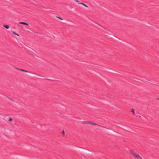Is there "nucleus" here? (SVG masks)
<instances>
[{"label":"nucleus","instance_id":"obj_1","mask_svg":"<svg viewBox=\"0 0 159 159\" xmlns=\"http://www.w3.org/2000/svg\"><path fill=\"white\" fill-rule=\"evenodd\" d=\"M130 153L134 156L135 158H137V159H143L141 157H140L138 154L135 153L132 150L130 151Z\"/></svg>","mask_w":159,"mask_h":159},{"label":"nucleus","instance_id":"obj_2","mask_svg":"<svg viewBox=\"0 0 159 159\" xmlns=\"http://www.w3.org/2000/svg\"><path fill=\"white\" fill-rule=\"evenodd\" d=\"M90 123V121H85L82 122V123L83 124H89Z\"/></svg>","mask_w":159,"mask_h":159},{"label":"nucleus","instance_id":"obj_3","mask_svg":"<svg viewBox=\"0 0 159 159\" xmlns=\"http://www.w3.org/2000/svg\"><path fill=\"white\" fill-rule=\"evenodd\" d=\"M90 125H98V126H101V127H102L103 128H105L104 127H103V126H101L100 125H98V124H96V123H94L93 122H92L91 121H90Z\"/></svg>","mask_w":159,"mask_h":159},{"label":"nucleus","instance_id":"obj_4","mask_svg":"<svg viewBox=\"0 0 159 159\" xmlns=\"http://www.w3.org/2000/svg\"><path fill=\"white\" fill-rule=\"evenodd\" d=\"M19 23L20 24H23V25H29V24L26 22H19Z\"/></svg>","mask_w":159,"mask_h":159},{"label":"nucleus","instance_id":"obj_5","mask_svg":"<svg viewBox=\"0 0 159 159\" xmlns=\"http://www.w3.org/2000/svg\"><path fill=\"white\" fill-rule=\"evenodd\" d=\"M3 26L7 29L9 28V26L8 25H3Z\"/></svg>","mask_w":159,"mask_h":159},{"label":"nucleus","instance_id":"obj_6","mask_svg":"<svg viewBox=\"0 0 159 159\" xmlns=\"http://www.w3.org/2000/svg\"><path fill=\"white\" fill-rule=\"evenodd\" d=\"M20 70L21 71H23V72H27V73L29 72L28 71H27V70H24V69H21V70Z\"/></svg>","mask_w":159,"mask_h":159},{"label":"nucleus","instance_id":"obj_7","mask_svg":"<svg viewBox=\"0 0 159 159\" xmlns=\"http://www.w3.org/2000/svg\"><path fill=\"white\" fill-rule=\"evenodd\" d=\"M79 4H81L82 5H84V6H85L86 7H88V6L87 5H85V4H84V3H79Z\"/></svg>","mask_w":159,"mask_h":159},{"label":"nucleus","instance_id":"obj_8","mask_svg":"<svg viewBox=\"0 0 159 159\" xmlns=\"http://www.w3.org/2000/svg\"><path fill=\"white\" fill-rule=\"evenodd\" d=\"M12 33H13L14 34L16 35H17V36H19V34H17V33H16V32H15V31H13V32H12Z\"/></svg>","mask_w":159,"mask_h":159},{"label":"nucleus","instance_id":"obj_9","mask_svg":"<svg viewBox=\"0 0 159 159\" xmlns=\"http://www.w3.org/2000/svg\"><path fill=\"white\" fill-rule=\"evenodd\" d=\"M134 114H135V113H134V109H131V111Z\"/></svg>","mask_w":159,"mask_h":159},{"label":"nucleus","instance_id":"obj_10","mask_svg":"<svg viewBox=\"0 0 159 159\" xmlns=\"http://www.w3.org/2000/svg\"><path fill=\"white\" fill-rule=\"evenodd\" d=\"M13 120L12 118H9V119L8 120L9 121H12Z\"/></svg>","mask_w":159,"mask_h":159},{"label":"nucleus","instance_id":"obj_11","mask_svg":"<svg viewBox=\"0 0 159 159\" xmlns=\"http://www.w3.org/2000/svg\"><path fill=\"white\" fill-rule=\"evenodd\" d=\"M56 17L58 18H59V19H60V20H63V19L61 18V17H59V16H57Z\"/></svg>","mask_w":159,"mask_h":159},{"label":"nucleus","instance_id":"obj_12","mask_svg":"<svg viewBox=\"0 0 159 159\" xmlns=\"http://www.w3.org/2000/svg\"><path fill=\"white\" fill-rule=\"evenodd\" d=\"M62 133L63 134V135L65 134V132L64 130H63L62 132Z\"/></svg>","mask_w":159,"mask_h":159},{"label":"nucleus","instance_id":"obj_13","mask_svg":"<svg viewBox=\"0 0 159 159\" xmlns=\"http://www.w3.org/2000/svg\"><path fill=\"white\" fill-rule=\"evenodd\" d=\"M15 69H17V70H21V69H20V68H16V67L15 68Z\"/></svg>","mask_w":159,"mask_h":159},{"label":"nucleus","instance_id":"obj_14","mask_svg":"<svg viewBox=\"0 0 159 159\" xmlns=\"http://www.w3.org/2000/svg\"><path fill=\"white\" fill-rule=\"evenodd\" d=\"M9 98L11 100V101H14V100L13 99H11V98Z\"/></svg>","mask_w":159,"mask_h":159},{"label":"nucleus","instance_id":"obj_15","mask_svg":"<svg viewBox=\"0 0 159 159\" xmlns=\"http://www.w3.org/2000/svg\"><path fill=\"white\" fill-rule=\"evenodd\" d=\"M76 2H79V1L78 0H76L75 1Z\"/></svg>","mask_w":159,"mask_h":159},{"label":"nucleus","instance_id":"obj_16","mask_svg":"<svg viewBox=\"0 0 159 159\" xmlns=\"http://www.w3.org/2000/svg\"><path fill=\"white\" fill-rule=\"evenodd\" d=\"M157 100H159V98H157Z\"/></svg>","mask_w":159,"mask_h":159},{"label":"nucleus","instance_id":"obj_17","mask_svg":"<svg viewBox=\"0 0 159 159\" xmlns=\"http://www.w3.org/2000/svg\"><path fill=\"white\" fill-rule=\"evenodd\" d=\"M98 24L99 25V26H101V25H100V24Z\"/></svg>","mask_w":159,"mask_h":159},{"label":"nucleus","instance_id":"obj_18","mask_svg":"<svg viewBox=\"0 0 159 159\" xmlns=\"http://www.w3.org/2000/svg\"><path fill=\"white\" fill-rule=\"evenodd\" d=\"M139 117L140 118H141V116H139Z\"/></svg>","mask_w":159,"mask_h":159},{"label":"nucleus","instance_id":"obj_19","mask_svg":"<svg viewBox=\"0 0 159 159\" xmlns=\"http://www.w3.org/2000/svg\"><path fill=\"white\" fill-rule=\"evenodd\" d=\"M48 80H49V79H48Z\"/></svg>","mask_w":159,"mask_h":159}]
</instances>
